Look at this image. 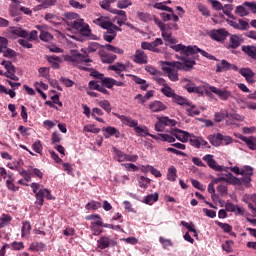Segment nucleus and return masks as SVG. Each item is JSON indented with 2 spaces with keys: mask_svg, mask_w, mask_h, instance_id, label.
Masks as SVG:
<instances>
[{
  "mask_svg": "<svg viewBox=\"0 0 256 256\" xmlns=\"http://www.w3.org/2000/svg\"><path fill=\"white\" fill-rule=\"evenodd\" d=\"M31 234V222L29 221H24L22 223V228H21V237H29Z\"/></svg>",
  "mask_w": 256,
  "mask_h": 256,
  "instance_id": "nucleus-32",
  "label": "nucleus"
},
{
  "mask_svg": "<svg viewBox=\"0 0 256 256\" xmlns=\"http://www.w3.org/2000/svg\"><path fill=\"white\" fill-rule=\"evenodd\" d=\"M81 51L84 54L74 52L72 53V55L65 56L64 60L68 63H72L74 67H78L79 69H81V63H93V60L89 58V54L87 53V51L83 49Z\"/></svg>",
  "mask_w": 256,
  "mask_h": 256,
  "instance_id": "nucleus-2",
  "label": "nucleus"
},
{
  "mask_svg": "<svg viewBox=\"0 0 256 256\" xmlns=\"http://www.w3.org/2000/svg\"><path fill=\"white\" fill-rule=\"evenodd\" d=\"M137 17L140 21H143V23H150V21H153V16L147 12H137Z\"/></svg>",
  "mask_w": 256,
  "mask_h": 256,
  "instance_id": "nucleus-36",
  "label": "nucleus"
},
{
  "mask_svg": "<svg viewBox=\"0 0 256 256\" xmlns=\"http://www.w3.org/2000/svg\"><path fill=\"white\" fill-rule=\"evenodd\" d=\"M168 181H177V168L170 166L167 173Z\"/></svg>",
  "mask_w": 256,
  "mask_h": 256,
  "instance_id": "nucleus-41",
  "label": "nucleus"
},
{
  "mask_svg": "<svg viewBox=\"0 0 256 256\" xmlns=\"http://www.w3.org/2000/svg\"><path fill=\"white\" fill-rule=\"evenodd\" d=\"M102 204L101 202H97V201H91L89 203L86 204V209L87 211H97V209H101Z\"/></svg>",
  "mask_w": 256,
  "mask_h": 256,
  "instance_id": "nucleus-48",
  "label": "nucleus"
},
{
  "mask_svg": "<svg viewBox=\"0 0 256 256\" xmlns=\"http://www.w3.org/2000/svg\"><path fill=\"white\" fill-rule=\"evenodd\" d=\"M49 71H50V68L48 67H41L38 70L40 77H43V79H47V80L50 78Z\"/></svg>",
  "mask_w": 256,
  "mask_h": 256,
  "instance_id": "nucleus-62",
  "label": "nucleus"
},
{
  "mask_svg": "<svg viewBox=\"0 0 256 256\" xmlns=\"http://www.w3.org/2000/svg\"><path fill=\"white\" fill-rule=\"evenodd\" d=\"M45 249V244L42 242H33L30 245V251H43Z\"/></svg>",
  "mask_w": 256,
  "mask_h": 256,
  "instance_id": "nucleus-49",
  "label": "nucleus"
},
{
  "mask_svg": "<svg viewBox=\"0 0 256 256\" xmlns=\"http://www.w3.org/2000/svg\"><path fill=\"white\" fill-rule=\"evenodd\" d=\"M100 58L102 63L111 64L117 59V55L106 53V54H102Z\"/></svg>",
  "mask_w": 256,
  "mask_h": 256,
  "instance_id": "nucleus-37",
  "label": "nucleus"
},
{
  "mask_svg": "<svg viewBox=\"0 0 256 256\" xmlns=\"http://www.w3.org/2000/svg\"><path fill=\"white\" fill-rule=\"evenodd\" d=\"M177 62L176 61H165L162 62V70L166 73L167 77L170 81L177 82L179 81V71L181 69H177Z\"/></svg>",
  "mask_w": 256,
  "mask_h": 256,
  "instance_id": "nucleus-3",
  "label": "nucleus"
},
{
  "mask_svg": "<svg viewBox=\"0 0 256 256\" xmlns=\"http://www.w3.org/2000/svg\"><path fill=\"white\" fill-rule=\"evenodd\" d=\"M115 1L117 0H102L99 2V5L102 9H105V11H109L111 13V10H113V8H111V4L115 3Z\"/></svg>",
  "mask_w": 256,
  "mask_h": 256,
  "instance_id": "nucleus-43",
  "label": "nucleus"
},
{
  "mask_svg": "<svg viewBox=\"0 0 256 256\" xmlns=\"http://www.w3.org/2000/svg\"><path fill=\"white\" fill-rule=\"evenodd\" d=\"M108 70L115 71V73H117V75H121V73H123V71H127V65H125L121 62H118L113 65H110L108 67Z\"/></svg>",
  "mask_w": 256,
  "mask_h": 256,
  "instance_id": "nucleus-26",
  "label": "nucleus"
},
{
  "mask_svg": "<svg viewBox=\"0 0 256 256\" xmlns=\"http://www.w3.org/2000/svg\"><path fill=\"white\" fill-rule=\"evenodd\" d=\"M102 131L104 132L105 139H109V137L113 136H115L116 139L121 137V132L113 126L103 127Z\"/></svg>",
  "mask_w": 256,
  "mask_h": 256,
  "instance_id": "nucleus-16",
  "label": "nucleus"
},
{
  "mask_svg": "<svg viewBox=\"0 0 256 256\" xmlns=\"http://www.w3.org/2000/svg\"><path fill=\"white\" fill-rule=\"evenodd\" d=\"M64 17L66 19V23L69 26V21L73 22V21H77V19H79V14L75 13V12H67L64 14Z\"/></svg>",
  "mask_w": 256,
  "mask_h": 256,
  "instance_id": "nucleus-47",
  "label": "nucleus"
},
{
  "mask_svg": "<svg viewBox=\"0 0 256 256\" xmlns=\"http://www.w3.org/2000/svg\"><path fill=\"white\" fill-rule=\"evenodd\" d=\"M203 161H206L208 167H210V169H213V171H218L220 173H223V172L228 173L230 169V171H232L236 175H241V169L239 167L234 166L229 168V167L221 166L217 163L215 159H213V155L211 154H206L203 157Z\"/></svg>",
  "mask_w": 256,
  "mask_h": 256,
  "instance_id": "nucleus-1",
  "label": "nucleus"
},
{
  "mask_svg": "<svg viewBox=\"0 0 256 256\" xmlns=\"http://www.w3.org/2000/svg\"><path fill=\"white\" fill-rule=\"evenodd\" d=\"M238 71L240 75L246 79L247 83H255V79H253V77H255V72H253L251 68H241L240 70L238 69Z\"/></svg>",
  "mask_w": 256,
  "mask_h": 256,
  "instance_id": "nucleus-17",
  "label": "nucleus"
},
{
  "mask_svg": "<svg viewBox=\"0 0 256 256\" xmlns=\"http://www.w3.org/2000/svg\"><path fill=\"white\" fill-rule=\"evenodd\" d=\"M171 49L177 52L182 51L184 55L189 57V55H191V52L193 51V46H185L183 44H177V45H172Z\"/></svg>",
  "mask_w": 256,
  "mask_h": 256,
  "instance_id": "nucleus-23",
  "label": "nucleus"
},
{
  "mask_svg": "<svg viewBox=\"0 0 256 256\" xmlns=\"http://www.w3.org/2000/svg\"><path fill=\"white\" fill-rule=\"evenodd\" d=\"M32 149L35 153L41 155L43 153V144H41L40 140H37L32 144Z\"/></svg>",
  "mask_w": 256,
  "mask_h": 256,
  "instance_id": "nucleus-53",
  "label": "nucleus"
},
{
  "mask_svg": "<svg viewBox=\"0 0 256 256\" xmlns=\"http://www.w3.org/2000/svg\"><path fill=\"white\" fill-rule=\"evenodd\" d=\"M217 139H219L220 143L224 142V144H226V145H230V143H232V139L230 136H224L221 133L217 134Z\"/></svg>",
  "mask_w": 256,
  "mask_h": 256,
  "instance_id": "nucleus-63",
  "label": "nucleus"
},
{
  "mask_svg": "<svg viewBox=\"0 0 256 256\" xmlns=\"http://www.w3.org/2000/svg\"><path fill=\"white\" fill-rule=\"evenodd\" d=\"M47 61L52 65L53 69H59V63H61L59 56H47Z\"/></svg>",
  "mask_w": 256,
  "mask_h": 256,
  "instance_id": "nucleus-39",
  "label": "nucleus"
},
{
  "mask_svg": "<svg viewBox=\"0 0 256 256\" xmlns=\"http://www.w3.org/2000/svg\"><path fill=\"white\" fill-rule=\"evenodd\" d=\"M207 91H211V93L217 95L221 101H229V99H232L233 97V93H231V91L219 89L215 86H207Z\"/></svg>",
  "mask_w": 256,
  "mask_h": 256,
  "instance_id": "nucleus-11",
  "label": "nucleus"
},
{
  "mask_svg": "<svg viewBox=\"0 0 256 256\" xmlns=\"http://www.w3.org/2000/svg\"><path fill=\"white\" fill-rule=\"evenodd\" d=\"M232 9H233V5L232 4H226L223 7L222 11H223L224 15H227V17H229L230 19L235 20L236 17L233 14H231V10Z\"/></svg>",
  "mask_w": 256,
  "mask_h": 256,
  "instance_id": "nucleus-50",
  "label": "nucleus"
},
{
  "mask_svg": "<svg viewBox=\"0 0 256 256\" xmlns=\"http://www.w3.org/2000/svg\"><path fill=\"white\" fill-rule=\"evenodd\" d=\"M176 68L180 69V71H191L192 67L196 65L194 60H184V62L176 61Z\"/></svg>",
  "mask_w": 256,
  "mask_h": 256,
  "instance_id": "nucleus-21",
  "label": "nucleus"
},
{
  "mask_svg": "<svg viewBox=\"0 0 256 256\" xmlns=\"http://www.w3.org/2000/svg\"><path fill=\"white\" fill-rule=\"evenodd\" d=\"M40 40L44 41L46 43H49V41H51V39H53V35H51V33L47 32V31H42L40 33Z\"/></svg>",
  "mask_w": 256,
  "mask_h": 256,
  "instance_id": "nucleus-59",
  "label": "nucleus"
},
{
  "mask_svg": "<svg viewBox=\"0 0 256 256\" xmlns=\"http://www.w3.org/2000/svg\"><path fill=\"white\" fill-rule=\"evenodd\" d=\"M0 65H3L4 69H6V72L4 73V77H7L12 81H19V77L15 75V73H17V70L15 69V65H13V62L3 60L0 63Z\"/></svg>",
  "mask_w": 256,
  "mask_h": 256,
  "instance_id": "nucleus-10",
  "label": "nucleus"
},
{
  "mask_svg": "<svg viewBox=\"0 0 256 256\" xmlns=\"http://www.w3.org/2000/svg\"><path fill=\"white\" fill-rule=\"evenodd\" d=\"M242 177H240L243 185L245 187H251V177H253V168L251 166H244L241 168V173Z\"/></svg>",
  "mask_w": 256,
  "mask_h": 256,
  "instance_id": "nucleus-13",
  "label": "nucleus"
},
{
  "mask_svg": "<svg viewBox=\"0 0 256 256\" xmlns=\"http://www.w3.org/2000/svg\"><path fill=\"white\" fill-rule=\"evenodd\" d=\"M161 93H163V95H165V97H171L172 99L177 94V93H175V90H173V88H171L169 85L161 88Z\"/></svg>",
  "mask_w": 256,
  "mask_h": 256,
  "instance_id": "nucleus-42",
  "label": "nucleus"
},
{
  "mask_svg": "<svg viewBox=\"0 0 256 256\" xmlns=\"http://www.w3.org/2000/svg\"><path fill=\"white\" fill-rule=\"evenodd\" d=\"M84 131L86 133H95V134L101 133V129L96 128L95 125H86V126H84Z\"/></svg>",
  "mask_w": 256,
  "mask_h": 256,
  "instance_id": "nucleus-64",
  "label": "nucleus"
},
{
  "mask_svg": "<svg viewBox=\"0 0 256 256\" xmlns=\"http://www.w3.org/2000/svg\"><path fill=\"white\" fill-rule=\"evenodd\" d=\"M159 201V193L149 194L147 195L142 203H145V205H153V203H157Z\"/></svg>",
  "mask_w": 256,
  "mask_h": 256,
  "instance_id": "nucleus-30",
  "label": "nucleus"
},
{
  "mask_svg": "<svg viewBox=\"0 0 256 256\" xmlns=\"http://www.w3.org/2000/svg\"><path fill=\"white\" fill-rule=\"evenodd\" d=\"M114 153L116 154V160L119 162V163H123L126 161L127 159V154L124 153L123 151L115 148L114 149Z\"/></svg>",
  "mask_w": 256,
  "mask_h": 256,
  "instance_id": "nucleus-46",
  "label": "nucleus"
},
{
  "mask_svg": "<svg viewBox=\"0 0 256 256\" xmlns=\"http://www.w3.org/2000/svg\"><path fill=\"white\" fill-rule=\"evenodd\" d=\"M172 134H174L176 139H178V141H181V143H187L189 141V137H191L189 132L177 128L173 130Z\"/></svg>",
  "mask_w": 256,
  "mask_h": 256,
  "instance_id": "nucleus-19",
  "label": "nucleus"
},
{
  "mask_svg": "<svg viewBox=\"0 0 256 256\" xmlns=\"http://www.w3.org/2000/svg\"><path fill=\"white\" fill-rule=\"evenodd\" d=\"M182 83H186L184 85V89L188 92V93H197V95H200L201 97H203L205 95V92L207 95H209V91L207 90L206 86H197L195 85V83L187 78H184L182 80Z\"/></svg>",
  "mask_w": 256,
  "mask_h": 256,
  "instance_id": "nucleus-6",
  "label": "nucleus"
},
{
  "mask_svg": "<svg viewBox=\"0 0 256 256\" xmlns=\"http://www.w3.org/2000/svg\"><path fill=\"white\" fill-rule=\"evenodd\" d=\"M133 2L131 0H119L117 3L118 9H127V7H131Z\"/></svg>",
  "mask_w": 256,
  "mask_h": 256,
  "instance_id": "nucleus-56",
  "label": "nucleus"
},
{
  "mask_svg": "<svg viewBox=\"0 0 256 256\" xmlns=\"http://www.w3.org/2000/svg\"><path fill=\"white\" fill-rule=\"evenodd\" d=\"M98 105L107 113H111V102H109L108 100H102L98 103Z\"/></svg>",
  "mask_w": 256,
  "mask_h": 256,
  "instance_id": "nucleus-55",
  "label": "nucleus"
},
{
  "mask_svg": "<svg viewBox=\"0 0 256 256\" xmlns=\"http://www.w3.org/2000/svg\"><path fill=\"white\" fill-rule=\"evenodd\" d=\"M225 177L226 183H228L229 185H243V181L241 180V178L233 176L231 172L225 174Z\"/></svg>",
  "mask_w": 256,
  "mask_h": 256,
  "instance_id": "nucleus-28",
  "label": "nucleus"
},
{
  "mask_svg": "<svg viewBox=\"0 0 256 256\" xmlns=\"http://www.w3.org/2000/svg\"><path fill=\"white\" fill-rule=\"evenodd\" d=\"M132 61L134 63H137V65H147V63H148L147 54H145V51L138 49V50H136V52L132 58Z\"/></svg>",
  "mask_w": 256,
  "mask_h": 256,
  "instance_id": "nucleus-15",
  "label": "nucleus"
},
{
  "mask_svg": "<svg viewBox=\"0 0 256 256\" xmlns=\"http://www.w3.org/2000/svg\"><path fill=\"white\" fill-rule=\"evenodd\" d=\"M148 137H151L152 139H155V141H165L167 143H175V137L169 135V134H158L153 135L148 133Z\"/></svg>",
  "mask_w": 256,
  "mask_h": 256,
  "instance_id": "nucleus-22",
  "label": "nucleus"
},
{
  "mask_svg": "<svg viewBox=\"0 0 256 256\" xmlns=\"http://www.w3.org/2000/svg\"><path fill=\"white\" fill-rule=\"evenodd\" d=\"M114 115H115V117L120 119V121L127 127H134V131L136 133H144V135H149V130H147V128H141V126H138L139 121L134 120L130 116H125V115H121V114H117V113H114Z\"/></svg>",
  "mask_w": 256,
  "mask_h": 256,
  "instance_id": "nucleus-4",
  "label": "nucleus"
},
{
  "mask_svg": "<svg viewBox=\"0 0 256 256\" xmlns=\"http://www.w3.org/2000/svg\"><path fill=\"white\" fill-rule=\"evenodd\" d=\"M172 101L174 103H177V105H190V101L187 100L186 98L178 95V94H174L173 98H172Z\"/></svg>",
  "mask_w": 256,
  "mask_h": 256,
  "instance_id": "nucleus-38",
  "label": "nucleus"
},
{
  "mask_svg": "<svg viewBox=\"0 0 256 256\" xmlns=\"http://www.w3.org/2000/svg\"><path fill=\"white\" fill-rule=\"evenodd\" d=\"M95 25H99L102 29L107 30L108 35H114L117 37V31H122L121 27L111 23L110 21H104L103 18H97L93 21Z\"/></svg>",
  "mask_w": 256,
  "mask_h": 256,
  "instance_id": "nucleus-7",
  "label": "nucleus"
},
{
  "mask_svg": "<svg viewBox=\"0 0 256 256\" xmlns=\"http://www.w3.org/2000/svg\"><path fill=\"white\" fill-rule=\"evenodd\" d=\"M86 221H92L90 223V231H92V235L95 237H99L101 233H103L102 226L103 218L99 214H91L86 216Z\"/></svg>",
  "mask_w": 256,
  "mask_h": 256,
  "instance_id": "nucleus-5",
  "label": "nucleus"
},
{
  "mask_svg": "<svg viewBox=\"0 0 256 256\" xmlns=\"http://www.w3.org/2000/svg\"><path fill=\"white\" fill-rule=\"evenodd\" d=\"M222 249L226 253H233V240H227L222 244Z\"/></svg>",
  "mask_w": 256,
  "mask_h": 256,
  "instance_id": "nucleus-52",
  "label": "nucleus"
},
{
  "mask_svg": "<svg viewBox=\"0 0 256 256\" xmlns=\"http://www.w3.org/2000/svg\"><path fill=\"white\" fill-rule=\"evenodd\" d=\"M160 121L161 123H163V125H166L168 127H175V125H177V121L169 119V117H161Z\"/></svg>",
  "mask_w": 256,
  "mask_h": 256,
  "instance_id": "nucleus-54",
  "label": "nucleus"
},
{
  "mask_svg": "<svg viewBox=\"0 0 256 256\" xmlns=\"http://www.w3.org/2000/svg\"><path fill=\"white\" fill-rule=\"evenodd\" d=\"M149 109L152 110L153 113H159L161 111H165V109H167V106L161 101H154L150 103Z\"/></svg>",
  "mask_w": 256,
  "mask_h": 256,
  "instance_id": "nucleus-25",
  "label": "nucleus"
},
{
  "mask_svg": "<svg viewBox=\"0 0 256 256\" xmlns=\"http://www.w3.org/2000/svg\"><path fill=\"white\" fill-rule=\"evenodd\" d=\"M242 51L248 57H251V59H254L256 61V46H253V45L242 46Z\"/></svg>",
  "mask_w": 256,
  "mask_h": 256,
  "instance_id": "nucleus-29",
  "label": "nucleus"
},
{
  "mask_svg": "<svg viewBox=\"0 0 256 256\" xmlns=\"http://www.w3.org/2000/svg\"><path fill=\"white\" fill-rule=\"evenodd\" d=\"M187 108H186V113L187 115H189V117H195V115H200L201 111H199V109H197L196 105H193L191 102L190 104H186Z\"/></svg>",
  "mask_w": 256,
  "mask_h": 256,
  "instance_id": "nucleus-33",
  "label": "nucleus"
},
{
  "mask_svg": "<svg viewBox=\"0 0 256 256\" xmlns=\"http://www.w3.org/2000/svg\"><path fill=\"white\" fill-rule=\"evenodd\" d=\"M151 184V180L149 178H146L145 176H140L138 179V185L142 189H147L149 185Z\"/></svg>",
  "mask_w": 256,
  "mask_h": 256,
  "instance_id": "nucleus-44",
  "label": "nucleus"
},
{
  "mask_svg": "<svg viewBox=\"0 0 256 256\" xmlns=\"http://www.w3.org/2000/svg\"><path fill=\"white\" fill-rule=\"evenodd\" d=\"M101 81H102V85H104V87H107V89H113V87H114L113 78L104 77V78H102Z\"/></svg>",
  "mask_w": 256,
  "mask_h": 256,
  "instance_id": "nucleus-58",
  "label": "nucleus"
},
{
  "mask_svg": "<svg viewBox=\"0 0 256 256\" xmlns=\"http://www.w3.org/2000/svg\"><path fill=\"white\" fill-rule=\"evenodd\" d=\"M84 25L85 23L83 22V19H79V18L77 20H74L73 22L71 21L68 22V27L75 29V31H81Z\"/></svg>",
  "mask_w": 256,
  "mask_h": 256,
  "instance_id": "nucleus-34",
  "label": "nucleus"
},
{
  "mask_svg": "<svg viewBox=\"0 0 256 256\" xmlns=\"http://www.w3.org/2000/svg\"><path fill=\"white\" fill-rule=\"evenodd\" d=\"M152 20L154 21L155 25L159 27L160 31H164V29L169 27V25H165L157 16H153Z\"/></svg>",
  "mask_w": 256,
  "mask_h": 256,
  "instance_id": "nucleus-60",
  "label": "nucleus"
},
{
  "mask_svg": "<svg viewBox=\"0 0 256 256\" xmlns=\"http://www.w3.org/2000/svg\"><path fill=\"white\" fill-rule=\"evenodd\" d=\"M161 33L164 41H167V43H170L171 45H175V43H177V39L173 37V33L171 32V26L162 30Z\"/></svg>",
  "mask_w": 256,
  "mask_h": 256,
  "instance_id": "nucleus-20",
  "label": "nucleus"
},
{
  "mask_svg": "<svg viewBox=\"0 0 256 256\" xmlns=\"http://www.w3.org/2000/svg\"><path fill=\"white\" fill-rule=\"evenodd\" d=\"M106 51H110L111 53H116L117 55H123L125 51L119 47H115L111 44H106L103 46Z\"/></svg>",
  "mask_w": 256,
  "mask_h": 256,
  "instance_id": "nucleus-40",
  "label": "nucleus"
},
{
  "mask_svg": "<svg viewBox=\"0 0 256 256\" xmlns=\"http://www.w3.org/2000/svg\"><path fill=\"white\" fill-rule=\"evenodd\" d=\"M10 31L12 35H17V37H23L24 39H27V37H29V32L23 30V28L10 27Z\"/></svg>",
  "mask_w": 256,
  "mask_h": 256,
  "instance_id": "nucleus-31",
  "label": "nucleus"
},
{
  "mask_svg": "<svg viewBox=\"0 0 256 256\" xmlns=\"http://www.w3.org/2000/svg\"><path fill=\"white\" fill-rule=\"evenodd\" d=\"M189 143L190 145H192V147H196V149H201V147H207V141H205L201 137H197L193 135L190 136Z\"/></svg>",
  "mask_w": 256,
  "mask_h": 256,
  "instance_id": "nucleus-18",
  "label": "nucleus"
},
{
  "mask_svg": "<svg viewBox=\"0 0 256 256\" xmlns=\"http://www.w3.org/2000/svg\"><path fill=\"white\" fill-rule=\"evenodd\" d=\"M247 5H245V2L242 5H239L235 9V14L239 17H247L249 15V10H247Z\"/></svg>",
  "mask_w": 256,
  "mask_h": 256,
  "instance_id": "nucleus-35",
  "label": "nucleus"
},
{
  "mask_svg": "<svg viewBox=\"0 0 256 256\" xmlns=\"http://www.w3.org/2000/svg\"><path fill=\"white\" fill-rule=\"evenodd\" d=\"M180 224L182 227H185L191 233H194V237H197V230L195 229V225L193 223L189 224L186 221H181Z\"/></svg>",
  "mask_w": 256,
  "mask_h": 256,
  "instance_id": "nucleus-51",
  "label": "nucleus"
},
{
  "mask_svg": "<svg viewBox=\"0 0 256 256\" xmlns=\"http://www.w3.org/2000/svg\"><path fill=\"white\" fill-rule=\"evenodd\" d=\"M117 241L107 235H102L97 240V248L101 250L109 249V247H116Z\"/></svg>",
  "mask_w": 256,
  "mask_h": 256,
  "instance_id": "nucleus-12",
  "label": "nucleus"
},
{
  "mask_svg": "<svg viewBox=\"0 0 256 256\" xmlns=\"http://www.w3.org/2000/svg\"><path fill=\"white\" fill-rule=\"evenodd\" d=\"M6 187L7 189H9V191H14V192L19 191V187L15 186V179L7 180Z\"/></svg>",
  "mask_w": 256,
  "mask_h": 256,
  "instance_id": "nucleus-61",
  "label": "nucleus"
},
{
  "mask_svg": "<svg viewBox=\"0 0 256 256\" xmlns=\"http://www.w3.org/2000/svg\"><path fill=\"white\" fill-rule=\"evenodd\" d=\"M242 41L243 40L238 35H230L229 48L238 49V47H241Z\"/></svg>",
  "mask_w": 256,
  "mask_h": 256,
  "instance_id": "nucleus-27",
  "label": "nucleus"
},
{
  "mask_svg": "<svg viewBox=\"0 0 256 256\" xmlns=\"http://www.w3.org/2000/svg\"><path fill=\"white\" fill-rule=\"evenodd\" d=\"M231 34L229 31L225 30L224 28L220 29H213L209 32V37L213 41H217V43H225L227 40V37H229Z\"/></svg>",
  "mask_w": 256,
  "mask_h": 256,
  "instance_id": "nucleus-9",
  "label": "nucleus"
},
{
  "mask_svg": "<svg viewBox=\"0 0 256 256\" xmlns=\"http://www.w3.org/2000/svg\"><path fill=\"white\" fill-rule=\"evenodd\" d=\"M193 51L191 52V55H197V53H200L203 57H206V59H209L210 61H217V58L215 56L209 54L205 50H201L197 46H192Z\"/></svg>",
  "mask_w": 256,
  "mask_h": 256,
  "instance_id": "nucleus-24",
  "label": "nucleus"
},
{
  "mask_svg": "<svg viewBox=\"0 0 256 256\" xmlns=\"http://www.w3.org/2000/svg\"><path fill=\"white\" fill-rule=\"evenodd\" d=\"M154 9H158L159 11H168V13H173V8L165 5L163 2H158L153 5Z\"/></svg>",
  "mask_w": 256,
  "mask_h": 256,
  "instance_id": "nucleus-45",
  "label": "nucleus"
},
{
  "mask_svg": "<svg viewBox=\"0 0 256 256\" xmlns=\"http://www.w3.org/2000/svg\"><path fill=\"white\" fill-rule=\"evenodd\" d=\"M218 227H220L221 230L224 231V233H231L233 231V226L223 223V222H217Z\"/></svg>",
  "mask_w": 256,
  "mask_h": 256,
  "instance_id": "nucleus-57",
  "label": "nucleus"
},
{
  "mask_svg": "<svg viewBox=\"0 0 256 256\" xmlns=\"http://www.w3.org/2000/svg\"><path fill=\"white\" fill-rule=\"evenodd\" d=\"M36 197V205H39V207H43V203H45V198L48 201H55V197H53V194H51V190L47 188L40 189L38 192L35 193Z\"/></svg>",
  "mask_w": 256,
  "mask_h": 256,
  "instance_id": "nucleus-8",
  "label": "nucleus"
},
{
  "mask_svg": "<svg viewBox=\"0 0 256 256\" xmlns=\"http://www.w3.org/2000/svg\"><path fill=\"white\" fill-rule=\"evenodd\" d=\"M225 71H239V67L223 59L220 64H216V73H223Z\"/></svg>",
  "mask_w": 256,
  "mask_h": 256,
  "instance_id": "nucleus-14",
  "label": "nucleus"
}]
</instances>
